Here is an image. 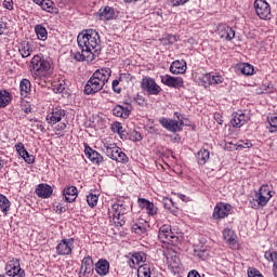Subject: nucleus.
I'll use <instances>...</instances> for the list:
<instances>
[{
  "mask_svg": "<svg viewBox=\"0 0 277 277\" xmlns=\"http://www.w3.org/2000/svg\"><path fill=\"white\" fill-rule=\"evenodd\" d=\"M77 42L82 53H91L96 55L101 49V36L94 29H87L78 35Z\"/></svg>",
  "mask_w": 277,
  "mask_h": 277,
  "instance_id": "f257e3e1",
  "label": "nucleus"
},
{
  "mask_svg": "<svg viewBox=\"0 0 277 277\" xmlns=\"http://www.w3.org/2000/svg\"><path fill=\"white\" fill-rule=\"evenodd\" d=\"M109 77H111V69L109 67L95 70L84 85V94L90 95L101 92L105 88V83L109 81Z\"/></svg>",
  "mask_w": 277,
  "mask_h": 277,
  "instance_id": "f03ea898",
  "label": "nucleus"
},
{
  "mask_svg": "<svg viewBox=\"0 0 277 277\" xmlns=\"http://www.w3.org/2000/svg\"><path fill=\"white\" fill-rule=\"evenodd\" d=\"M111 212L113 217L116 224H119V226H124V223L127 222V213H129V207L124 201H118L111 206Z\"/></svg>",
  "mask_w": 277,
  "mask_h": 277,
  "instance_id": "7ed1b4c3",
  "label": "nucleus"
},
{
  "mask_svg": "<svg viewBox=\"0 0 277 277\" xmlns=\"http://www.w3.org/2000/svg\"><path fill=\"white\" fill-rule=\"evenodd\" d=\"M32 70L37 77H44L51 70V63L40 55H35L30 62Z\"/></svg>",
  "mask_w": 277,
  "mask_h": 277,
  "instance_id": "20e7f679",
  "label": "nucleus"
},
{
  "mask_svg": "<svg viewBox=\"0 0 277 277\" xmlns=\"http://www.w3.org/2000/svg\"><path fill=\"white\" fill-rule=\"evenodd\" d=\"M272 198V193L263 187L260 188V193L255 194V198L250 200L251 209H261L269 202Z\"/></svg>",
  "mask_w": 277,
  "mask_h": 277,
  "instance_id": "39448f33",
  "label": "nucleus"
},
{
  "mask_svg": "<svg viewBox=\"0 0 277 277\" xmlns=\"http://www.w3.org/2000/svg\"><path fill=\"white\" fill-rule=\"evenodd\" d=\"M254 10L259 18H262V21H267V18H269V15L272 14V8L266 0H255Z\"/></svg>",
  "mask_w": 277,
  "mask_h": 277,
  "instance_id": "423d86ee",
  "label": "nucleus"
},
{
  "mask_svg": "<svg viewBox=\"0 0 277 277\" xmlns=\"http://www.w3.org/2000/svg\"><path fill=\"white\" fill-rule=\"evenodd\" d=\"M141 88L148 94H154L155 96L161 92V87H159V84L155 82V79L150 77H145L142 79Z\"/></svg>",
  "mask_w": 277,
  "mask_h": 277,
  "instance_id": "0eeeda50",
  "label": "nucleus"
},
{
  "mask_svg": "<svg viewBox=\"0 0 277 277\" xmlns=\"http://www.w3.org/2000/svg\"><path fill=\"white\" fill-rule=\"evenodd\" d=\"M75 243V238L63 239L56 246V254L58 256H68V254H72V246Z\"/></svg>",
  "mask_w": 277,
  "mask_h": 277,
  "instance_id": "6e6552de",
  "label": "nucleus"
},
{
  "mask_svg": "<svg viewBox=\"0 0 277 277\" xmlns=\"http://www.w3.org/2000/svg\"><path fill=\"white\" fill-rule=\"evenodd\" d=\"M233 207L229 203L219 202L214 207L212 217L214 220H224V217H228Z\"/></svg>",
  "mask_w": 277,
  "mask_h": 277,
  "instance_id": "1a4fd4ad",
  "label": "nucleus"
},
{
  "mask_svg": "<svg viewBox=\"0 0 277 277\" xmlns=\"http://www.w3.org/2000/svg\"><path fill=\"white\" fill-rule=\"evenodd\" d=\"M158 239L162 242V243H170L174 242V239H179L174 233H172V227H170V225H162L159 229L158 233Z\"/></svg>",
  "mask_w": 277,
  "mask_h": 277,
  "instance_id": "9d476101",
  "label": "nucleus"
},
{
  "mask_svg": "<svg viewBox=\"0 0 277 277\" xmlns=\"http://www.w3.org/2000/svg\"><path fill=\"white\" fill-rule=\"evenodd\" d=\"M66 117V110L60 107L52 109L45 117L48 124H57V122H62V118Z\"/></svg>",
  "mask_w": 277,
  "mask_h": 277,
  "instance_id": "9b49d317",
  "label": "nucleus"
},
{
  "mask_svg": "<svg viewBox=\"0 0 277 277\" xmlns=\"http://www.w3.org/2000/svg\"><path fill=\"white\" fill-rule=\"evenodd\" d=\"M92 272H94V260H92V256H85L81 261V267L79 277H87L92 275Z\"/></svg>",
  "mask_w": 277,
  "mask_h": 277,
  "instance_id": "f8f14e48",
  "label": "nucleus"
},
{
  "mask_svg": "<svg viewBox=\"0 0 277 277\" xmlns=\"http://www.w3.org/2000/svg\"><path fill=\"white\" fill-rule=\"evenodd\" d=\"M217 34L222 40H227V42H230L235 38V30L226 24H220L217 26Z\"/></svg>",
  "mask_w": 277,
  "mask_h": 277,
  "instance_id": "ddd939ff",
  "label": "nucleus"
},
{
  "mask_svg": "<svg viewBox=\"0 0 277 277\" xmlns=\"http://www.w3.org/2000/svg\"><path fill=\"white\" fill-rule=\"evenodd\" d=\"M161 81L168 88H183V79L181 77H172L170 75L161 76Z\"/></svg>",
  "mask_w": 277,
  "mask_h": 277,
  "instance_id": "4468645a",
  "label": "nucleus"
},
{
  "mask_svg": "<svg viewBox=\"0 0 277 277\" xmlns=\"http://www.w3.org/2000/svg\"><path fill=\"white\" fill-rule=\"evenodd\" d=\"M84 155L92 161V163H96L97 166L103 163V156H101L98 151L92 149L89 145H84Z\"/></svg>",
  "mask_w": 277,
  "mask_h": 277,
  "instance_id": "2eb2a0df",
  "label": "nucleus"
},
{
  "mask_svg": "<svg viewBox=\"0 0 277 277\" xmlns=\"http://www.w3.org/2000/svg\"><path fill=\"white\" fill-rule=\"evenodd\" d=\"M250 120V117L246 116L243 113H235L233 114V118L230 120V124L235 127L236 129H240V127H243L246 122Z\"/></svg>",
  "mask_w": 277,
  "mask_h": 277,
  "instance_id": "dca6fc26",
  "label": "nucleus"
},
{
  "mask_svg": "<svg viewBox=\"0 0 277 277\" xmlns=\"http://www.w3.org/2000/svg\"><path fill=\"white\" fill-rule=\"evenodd\" d=\"M170 72L172 75H184V72H187V63L182 61H174L170 66Z\"/></svg>",
  "mask_w": 277,
  "mask_h": 277,
  "instance_id": "f3484780",
  "label": "nucleus"
},
{
  "mask_svg": "<svg viewBox=\"0 0 277 277\" xmlns=\"http://www.w3.org/2000/svg\"><path fill=\"white\" fill-rule=\"evenodd\" d=\"M9 266L11 267V269L8 271L9 276L25 277V271L21 268V262L18 260L11 261Z\"/></svg>",
  "mask_w": 277,
  "mask_h": 277,
  "instance_id": "a211bd4d",
  "label": "nucleus"
},
{
  "mask_svg": "<svg viewBox=\"0 0 277 277\" xmlns=\"http://www.w3.org/2000/svg\"><path fill=\"white\" fill-rule=\"evenodd\" d=\"M95 272L98 276H107V274H109V261L100 259L97 263H95Z\"/></svg>",
  "mask_w": 277,
  "mask_h": 277,
  "instance_id": "6ab92c4d",
  "label": "nucleus"
},
{
  "mask_svg": "<svg viewBox=\"0 0 277 277\" xmlns=\"http://www.w3.org/2000/svg\"><path fill=\"white\" fill-rule=\"evenodd\" d=\"M97 16L100 21H114V16H116V11L111 6H105L104 9H100L97 12Z\"/></svg>",
  "mask_w": 277,
  "mask_h": 277,
  "instance_id": "aec40b11",
  "label": "nucleus"
},
{
  "mask_svg": "<svg viewBox=\"0 0 277 277\" xmlns=\"http://www.w3.org/2000/svg\"><path fill=\"white\" fill-rule=\"evenodd\" d=\"M36 194L39 198H51L53 188L49 184H39L36 188Z\"/></svg>",
  "mask_w": 277,
  "mask_h": 277,
  "instance_id": "412c9836",
  "label": "nucleus"
},
{
  "mask_svg": "<svg viewBox=\"0 0 277 277\" xmlns=\"http://www.w3.org/2000/svg\"><path fill=\"white\" fill-rule=\"evenodd\" d=\"M138 207H141V209H145L148 215H157V207H155V203L144 198H138Z\"/></svg>",
  "mask_w": 277,
  "mask_h": 277,
  "instance_id": "4be33fe9",
  "label": "nucleus"
},
{
  "mask_svg": "<svg viewBox=\"0 0 277 277\" xmlns=\"http://www.w3.org/2000/svg\"><path fill=\"white\" fill-rule=\"evenodd\" d=\"M63 198L66 202H75L77 200V188L75 186H67L63 189Z\"/></svg>",
  "mask_w": 277,
  "mask_h": 277,
  "instance_id": "5701e85b",
  "label": "nucleus"
},
{
  "mask_svg": "<svg viewBox=\"0 0 277 277\" xmlns=\"http://www.w3.org/2000/svg\"><path fill=\"white\" fill-rule=\"evenodd\" d=\"M113 114L117 118H123V120H127V118L131 116V109H129V107H123L122 105H117L114 107Z\"/></svg>",
  "mask_w": 277,
  "mask_h": 277,
  "instance_id": "b1692460",
  "label": "nucleus"
},
{
  "mask_svg": "<svg viewBox=\"0 0 277 277\" xmlns=\"http://www.w3.org/2000/svg\"><path fill=\"white\" fill-rule=\"evenodd\" d=\"M223 81L224 78H222V76H215L213 74H207L203 76V83H209V85H220Z\"/></svg>",
  "mask_w": 277,
  "mask_h": 277,
  "instance_id": "393cba45",
  "label": "nucleus"
},
{
  "mask_svg": "<svg viewBox=\"0 0 277 277\" xmlns=\"http://www.w3.org/2000/svg\"><path fill=\"white\" fill-rule=\"evenodd\" d=\"M19 92L23 98H27V94L31 92V82L28 79L21 80Z\"/></svg>",
  "mask_w": 277,
  "mask_h": 277,
  "instance_id": "a878e982",
  "label": "nucleus"
},
{
  "mask_svg": "<svg viewBox=\"0 0 277 277\" xmlns=\"http://www.w3.org/2000/svg\"><path fill=\"white\" fill-rule=\"evenodd\" d=\"M210 156L211 154L208 149H200L196 155L198 166H205L209 161Z\"/></svg>",
  "mask_w": 277,
  "mask_h": 277,
  "instance_id": "bb28decb",
  "label": "nucleus"
},
{
  "mask_svg": "<svg viewBox=\"0 0 277 277\" xmlns=\"http://www.w3.org/2000/svg\"><path fill=\"white\" fill-rule=\"evenodd\" d=\"M264 258L266 259V261L274 263L273 274H274V277H277V252L266 251L264 253Z\"/></svg>",
  "mask_w": 277,
  "mask_h": 277,
  "instance_id": "cd10ccee",
  "label": "nucleus"
},
{
  "mask_svg": "<svg viewBox=\"0 0 277 277\" xmlns=\"http://www.w3.org/2000/svg\"><path fill=\"white\" fill-rule=\"evenodd\" d=\"M18 51H19L22 57L25 58V57H29V55H31V53L34 52V49L31 48V43L23 42L19 44Z\"/></svg>",
  "mask_w": 277,
  "mask_h": 277,
  "instance_id": "c85d7f7f",
  "label": "nucleus"
},
{
  "mask_svg": "<svg viewBox=\"0 0 277 277\" xmlns=\"http://www.w3.org/2000/svg\"><path fill=\"white\" fill-rule=\"evenodd\" d=\"M237 70H239L241 75H246L247 77H250V75H254V66L248 63H241L240 65H238Z\"/></svg>",
  "mask_w": 277,
  "mask_h": 277,
  "instance_id": "c756f323",
  "label": "nucleus"
},
{
  "mask_svg": "<svg viewBox=\"0 0 277 277\" xmlns=\"http://www.w3.org/2000/svg\"><path fill=\"white\" fill-rule=\"evenodd\" d=\"M41 10L44 12H49L50 14H55L57 13V8H55V2L52 0H43L41 3Z\"/></svg>",
  "mask_w": 277,
  "mask_h": 277,
  "instance_id": "7c9ffc66",
  "label": "nucleus"
},
{
  "mask_svg": "<svg viewBox=\"0 0 277 277\" xmlns=\"http://www.w3.org/2000/svg\"><path fill=\"white\" fill-rule=\"evenodd\" d=\"M183 121L171 119V121H169V126L167 127V131H170L171 133H176V131H183Z\"/></svg>",
  "mask_w": 277,
  "mask_h": 277,
  "instance_id": "2f4dec72",
  "label": "nucleus"
},
{
  "mask_svg": "<svg viewBox=\"0 0 277 277\" xmlns=\"http://www.w3.org/2000/svg\"><path fill=\"white\" fill-rule=\"evenodd\" d=\"M146 222L144 220L138 221L137 223L132 225V232L135 233L136 235H144L146 234Z\"/></svg>",
  "mask_w": 277,
  "mask_h": 277,
  "instance_id": "473e14b6",
  "label": "nucleus"
},
{
  "mask_svg": "<svg viewBox=\"0 0 277 277\" xmlns=\"http://www.w3.org/2000/svg\"><path fill=\"white\" fill-rule=\"evenodd\" d=\"M223 237H224L225 241H227L229 243V246L235 245V239H237L235 232H233V229H230V228H225L223 230Z\"/></svg>",
  "mask_w": 277,
  "mask_h": 277,
  "instance_id": "72a5a7b5",
  "label": "nucleus"
},
{
  "mask_svg": "<svg viewBox=\"0 0 277 277\" xmlns=\"http://www.w3.org/2000/svg\"><path fill=\"white\" fill-rule=\"evenodd\" d=\"M35 34H37L38 40H47L49 38V32L47 31V28L42 25L35 26Z\"/></svg>",
  "mask_w": 277,
  "mask_h": 277,
  "instance_id": "f704fd0d",
  "label": "nucleus"
},
{
  "mask_svg": "<svg viewBox=\"0 0 277 277\" xmlns=\"http://www.w3.org/2000/svg\"><path fill=\"white\" fill-rule=\"evenodd\" d=\"M10 199L5 197V195L0 194V209L3 213V215H8V211H10Z\"/></svg>",
  "mask_w": 277,
  "mask_h": 277,
  "instance_id": "c9c22d12",
  "label": "nucleus"
},
{
  "mask_svg": "<svg viewBox=\"0 0 277 277\" xmlns=\"http://www.w3.org/2000/svg\"><path fill=\"white\" fill-rule=\"evenodd\" d=\"M12 98L10 97V92L0 91V107L5 108L10 105Z\"/></svg>",
  "mask_w": 277,
  "mask_h": 277,
  "instance_id": "e433bc0d",
  "label": "nucleus"
},
{
  "mask_svg": "<svg viewBox=\"0 0 277 277\" xmlns=\"http://www.w3.org/2000/svg\"><path fill=\"white\" fill-rule=\"evenodd\" d=\"M137 277H150V265H141L137 269Z\"/></svg>",
  "mask_w": 277,
  "mask_h": 277,
  "instance_id": "4c0bfd02",
  "label": "nucleus"
},
{
  "mask_svg": "<svg viewBox=\"0 0 277 277\" xmlns=\"http://www.w3.org/2000/svg\"><path fill=\"white\" fill-rule=\"evenodd\" d=\"M267 122L269 124V133H276L277 131V115H271L267 117Z\"/></svg>",
  "mask_w": 277,
  "mask_h": 277,
  "instance_id": "58836bf2",
  "label": "nucleus"
},
{
  "mask_svg": "<svg viewBox=\"0 0 277 277\" xmlns=\"http://www.w3.org/2000/svg\"><path fill=\"white\" fill-rule=\"evenodd\" d=\"M128 140L131 142H142L143 136L142 133L137 132L136 130H132L129 133H127Z\"/></svg>",
  "mask_w": 277,
  "mask_h": 277,
  "instance_id": "ea45409f",
  "label": "nucleus"
},
{
  "mask_svg": "<svg viewBox=\"0 0 277 277\" xmlns=\"http://www.w3.org/2000/svg\"><path fill=\"white\" fill-rule=\"evenodd\" d=\"M114 150H118V146L116 145H104L103 151L105 153V155H107V157H109L111 159V157L114 156Z\"/></svg>",
  "mask_w": 277,
  "mask_h": 277,
  "instance_id": "a19ab883",
  "label": "nucleus"
},
{
  "mask_svg": "<svg viewBox=\"0 0 277 277\" xmlns=\"http://www.w3.org/2000/svg\"><path fill=\"white\" fill-rule=\"evenodd\" d=\"M132 256H134V261L138 265H140V263H145V261H146V253H144L142 251L133 253Z\"/></svg>",
  "mask_w": 277,
  "mask_h": 277,
  "instance_id": "79ce46f5",
  "label": "nucleus"
},
{
  "mask_svg": "<svg viewBox=\"0 0 277 277\" xmlns=\"http://www.w3.org/2000/svg\"><path fill=\"white\" fill-rule=\"evenodd\" d=\"M87 202L89 207H92V208L96 207V205H98V196L93 194L87 196Z\"/></svg>",
  "mask_w": 277,
  "mask_h": 277,
  "instance_id": "37998d69",
  "label": "nucleus"
},
{
  "mask_svg": "<svg viewBox=\"0 0 277 277\" xmlns=\"http://www.w3.org/2000/svg\"><path fill=\"white\" fill-rule=\"evenodd\" d=\"M15 149L17 150L19 157H22V158L29 153V151H27V149L25 148V145L23 143H17L15 145Z\"/></svg>",
  "mask_w": 277,
  "mask_h": 277,
  "instance_id": "c03bdc74",
  "label": "nucleus"
},
{
  "mask_svg": "<svg viewBox=\"0 0 277 277\" xmlns=\"http://www.w3.org/2000/svg\"><path fill=\"white\" fill-rule=\"evenodd\" d=\"M64 90H66L65 83L58 82L53 85V92H55V94H62Z\"/></svg>",
  "mask_w": 277,
  "mask_h": 277,
  "instance_id": "a18cd8bd",
  "label": "nucleus"
},
{
  "mask_svg": "<svg viewBox=\"0 0 277 277\" xmlns=\"http://www.w3.org/2000/svg\"><path fill=\"white\" fill-rule=\"evenodd\" d=\"M85 53L88 52H83L82 50H81V53L80 52L74 53V60H76L77 62H84L87 57Z\"/></svg>",
  "mask_w": 277,
  "mask_h": 277,
  "instance_id": "49530a36",
  "label": "nucleus"
},
{
  "mask_svg": "<svg viewBox=\"0 0 277 277\" xmlns=\"http://www.w3.org/2000/svg\"><path fill=\"white\" fill-rule=\"evenodd\" d=\"M110 129L113 131V133H120L121 129H122V123L116 121L110 126Z\"/></svg>",
  "mask_w": 277,
  "mask_h": 277,
  "instance_id": "de8ad7c7",
  "label": "nucleus"
},
{
  "mask_svg": "<svg viewBox=\"0 0 277 277\" xmlns=\"http://www.w3.org/2000/svg\"><path fill=\"white\" fill-rule=\"evenodd\" d=\"M118 163H127L129 161V157L123 151L119 153V156L116 160Z\"/></svg>",
  "mask_w": 277,
  "mask_h": 277,
  "instance_id": "09e8293b",
  "label": "nucleus"
},
{
  "mask_svg": "<svg viewBox=\"0 0 277 277\" xmlns=\"http://www.w3.org/2000/svg\"><path fill=\"white\" fill-rule=\"evenodd\" d=\"M248 276L249 277H263L261 272H259V269H256V268H249Z\"/></svg>",
  "mask_w": 277,
  "mask_h": 277,
  "instance_id": "8fccbe9b",
  "label": "nucleus"
},
{
  "mask_svg": "<svg viewBox=\"0 0 277 277\" xmlns=\"http://www.w3.org/2000/svg\"><path fill=\"white\" fill-rule=\"evenodd\" d=\"M133 76H131V74H120L119 75V81H126L127 83H129V81H132Z\"/></svg>",
  "mask_w": 277,
  "mask_h": 277,
  "instance_id": "3c124183",
  "label": "nucleus"
},
{
  "mask_svg": "<svg viewBox=\"0 0 277 277\" xmlns=\"http://www.w3.org/2000/svg\"><path fill=\"white\" fill-rule=\"evenodd\" d=\"M163 206L164 209H168L169 211H172V207H174V201H172V199H163Z\"/></svg>",
  "mask_w": 277,
  "mask_h": 277,
  "instance_id": "603ef678",
  "label": "nucleus"
},
{
  "mask_svg": "<svg viewBox=\"0 0 277 277\" xmlns=\"http://www.w3.org/2000/svg\"><path fill=\"white\" fill-rule=\"evenodd\" d=\"M111 85L114 92H116L117 94H120V92H122V89L118 88V85H120V78L118 80H114Z\"/></svg>",
  "mask_w": 277,
  "mask_h": 277,
  "instance_id": "864d4df0",
  "label": "nucleus"
},
{
  "mask_svg": "<svg viewBox=\"0 0 277 277\" xmlns=\"http://www.w3.org/2000/svg\"><path fill=\"white\" fill-rule=\"evenodd\" d=\"M3 8H5V10H14V1L13 0H4Z\"/></svg>",
  "mask_w": 277,
  "mask_h": 277,
  "instance_id": "5fc2aeb1",
  "label": "nucleus"
},
{
  "mask_svg": "<svg viewBox=\"0 0 277 277\" xmlns=\"http://www.w3.org/2000/svg\"><path fill=\"white\" fill-rule=\"evenodd\" d=\"M22 159H24L26 163H34V161H36V158L34 157V155H29V151Z\"/></svg>",
  "mask_w": 277,
  "mask_h": 277,
  "instance_id": "6e6d98bb",
  "label": "nucleus"
},
{
  "mask_svg": "<svg viewBox=\"0 0 277 277\" xmlns=\"http://www.w3.org/2000/svg\"><path fill=\"white\" fill-rule=\"evenodd\" d=\"M195 256H198L199 259L205 261V259L209 256V253H207V251H195Z\"/></svg>",
  "mask_w": 277,
  "mask_h": 277,
  "instance_id": "4d7b16f0",
  "label": "nucleus"
},
{
  "mask_svg": "<svg viewBox=\"0 0 277 277\" xmlns=\"http://www.w3.org/2000/svg\"><path fill=\"white\" fill-rule=\"evenodd\" d=\"M171 120H172V119L160 118V119H159V122H160L161 127H163V129H168V127H169Z\"/></svg>",
  "mask_w": 277,
  "mask_h": 277,
  "instance_id": "13d9d810",
  "label": "nucleus"
},
{
  "mask_svg": "<svg viewBox=\"0 0 277 277\" xmlns=\"http://www.w3.org/2000/svg\"><path fill=\"white\" fill-rule=\"evenodd\" d=\"M225 150H237L239 148V146H236L235 144L233 143H225V146H224Z\"/></svg>",
  "mask_w": 277,
  "mask_h": 277,
  "instance_id": "bf43d9fd",
  "label": "nucleus"
},
{
  "mask_svg": "<svg viewBox=\"0 0 277 277\" xmlns=\"http://www.w3.org/2000/svg\"><path fill=\"white\" fill-rule=\"evenodd\" d=\"M121 151L122 149H120V147H117V149L113 151V156L110 157V159H113L114 161H117Z\"/></svg>",
  "mask_w": 277,
  "mask_h": 277,
  "instance_id": "052dcab7",
  "label": "nucleus"
},
{
  "mask_svg": "<svg viewBox=\"0 0 277 277\" xmlns=\"http://www.w3.org/2000/svg\"><path fill=\"white\" fill-rule=\"evenodd\" d=\"M128 265L132 269L135 268L136 265H138L137 263H135V258L133 255H131V258H128Z\"/></svg>",
  "mask_w": 277,
  "mask_h": 277,
  "instance_id": "680f3d73",
  "label": "nucleus"
},
{
  "mask_svg": "<svg viewBox=\"0 0 277 277\" xmlns=\"http://www.w3.org/2000/svg\"><path fill=\"white\" fill-rule=\"evenodd\" d=\"M189 0H171L172 5L179 6V5H185Z\"/></svg>",
  "mask_w": 277,
  "mask_h": 277,
  "instance_id": "e2e57ef3",
  "label": "nucleus"
},
{
  "mask_svg": "<svg viewBox=\"0 0 277 277\" xmlns=\"http://www.w3.org/2000/svg\"><path fill=\"white\" fill-rule=\"evenodd\" d=\"M214 120L217 122V124H224V119H222V115L219 113L214 114Z\"/></svg>",
  "mask_w": 277,
  "mask_h": 277,
  "instance_id": "0e129e2a",
  "label": "nucleus"
},
{
  "mask_svg": "<svg viewBox=\"0 0 277 277\" xmlns=\"http://www.w3.org/2000/svg\"><path fill=\"white\" fill-rule=\"evenodd\" d=\"M117 133H118V135H119L122 140H128L127 133H129V132H127V130H124V128H122V129L120 130V132H117Z\"/></svg>",
  "mask_w": 277,
  "mask_h": 277,
  "instance_id": "69168bd1",
  "label": "nucleus"
},
{
  "mask_svg": "<svg viewBox=\"0 0 277 277\" xmlns=\"http://www.w3.org/2000/svg\"><path fill=\"white\" fill-rule=\"evenodd\" d=\"M134 101H135V103H137V105H140L141 107H144V97H142V95H137Z\"/></svg>",
  "mask_w": 277,
  "mask_h": 277,
  "instance_id": "338daca9",
  "label": "nucleus"
},
{
  "mask_svg": "<svg viewBox=\"0 0 277 277\" xmlns=\"http://www.w3.org/2000/svg\"><path fill=\"white\" fill-rule=\"evenodd\" d=\"M187 277H200V273H198L196 269H193L188 273Z\"/></svg>",
  "mask_w": 277,
  "mask_h": 277,
  "instance_id": "774afa93",
  "label": "nucleus"
}]
</instances>
